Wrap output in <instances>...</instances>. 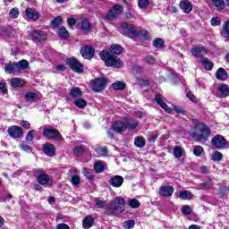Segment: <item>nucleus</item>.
<instances>
[{
  "instance_id": "obj_5",
  "label": "nucleus",
  "mask_w": 229,
  "mask_h": 229,
  "mask_svg": "<svg viewBox=\"0 0 229 229\" xmlns=\"http://www.w3.org/2000/svg\"><path fill=\"white\" fill-rule=\"evenodd\" d=\"M120 33L124 35V37H129V38H148V35L142 34L135 27L130 26L128 23H123L120 27Z\"/></svg>"
},
{
  "instance_id": "obj_3",
  "label": "nucleus",
  "mask_w": 229,
  "mask_h": 229,
  "mask_svg": "<svg viewBox=\"0 0 229 229\" xmlns=\"http://www.w3.org/2000/svg\"><path fill=\"white\" fill-rule=\"evenodd\" d=\"M139 127V123L133 121L131 118H124L123 121H118L114 123L113 130L116 133H123V131H126V130H135V128Z\"/></svg>"
},
{
  "instance_id": "obj_48",
  "label": "nucleus",
  "mask_w": 229,
  "mask_h": 229,
  "mask_svg": "<svg viewBox=\"0 0 229 229\" xmlns=\"http://www.w3.org/2000/svg\"><path fill=\"white\" fill-rule=\"evenodd\" d=\"M62 22H64V20L62 19V17H60V16L55 17L52 21V26H53V28H58V26H60V24H62Z\"/></svg>"
},
{
  "instance_id": "obj_26",
  "label": "nucleus",
  "mask_w": 229,
  "mask_h": 229,
  "mask_svg": "<svg viewBox=\"0 0 229 229\" xmlns=\"http://www.w3.org/2000/svg\"><path fill=\"white\" fill-rule=\"evenodd\" d=\"M185 155V149L182 146H175L174 148V157L175 158H182Z\"/></svg>"
},
{
  "instance_id": "obj_41",
  "label": "nucleus",
  "mask_w": 229,
  "mask_h": 229,
  "mask_svg": "<svg viewBox=\"0 0 229 229\" xmlns=\"http://www.w3.org/2000/svg\"><path fill=\"white\" fill-rule=\"evenodd\" d=\"M125 88H126V84H124V82L123 81H116L113 83L114 90H124Z\"/></svg>"
},
{
  "instance_id": "obj_52",
  "label": "nucleus",
  "mask_w": 229,
  "mask_h": 229,
  "mask_svg": "<svg viewBox=\"0 0 229 229\" xmlns=\"http://www.w3.org/2000/svg\"><path fill=\"white\" fill-rule=\"evenodd\" d=\"M71 182H72V185H80V183L81 182V178H80V175H72Z\"/></svg>"
},
{
  "instance_id": "obj_21",
  "label": "nucleus",
  "mask_w": 229,
  "mask_h": 229,
  "mask_svg": "<svg viewBox=\"0 0 229 229\" xmlns=\"http://www.w3.org/2000/svg\"><path fill=\"white\" fill-rule=\"evenodd\" d=\"M155 101L157 102V105H160L161 108H163L165 112H167V114H171V108L167 104H165V102H164V99H162V97L160 95L156 96Z\"/></svg>"
},
{
  "instance_id": "obj_49",
  "label": "nucleus",
  "mask_w": 229,
  "mask_h": 229,
  "mask_svg": "<svg viewBox=\"0 0 229 229\" xmlns=\"http://www.w3.org/2000/svg\"><path fill=\"white\" fill-rule=\"evenodd\" d=\"M204 149L203 147L198 145L193 148V154L195 157H201V153H203Z\"/></svg>"
},
{
  "instance_id": "obj_7",
  "label": "nucleus",
  "mask_w": 229,
  "mask_h": 229,
  "mask_svg": "<svg viewBox=\"0 0 229 229\" xmlns=\"http://www.w3.org/2000/svg\"><path fill=\"white\" fill-rule=\"evenodd\" d=\"M77 30H80L81 33L87 34L92 31V24L87 19H81L76 23Z\"/></svg>"
},
{
  "instance_id": "obj_58",
  "label": "nucleus",
  "mask_w": 229,
  "mask_h": 229,
  "mask_svg": "<svg viewBox=\"0 0 229 229\" xmlns=\"http://www.w3.org/2000/svg\"><path fill=\"white\" fill-rule=\"evenodd\" d=\"M21 126H22V128H25V130H30V128H31V123H30V122L26 121V120H22L20 123Z\"/></svg>"
},
{
  "instance_id": "obj_15",
  "label": "nucleus",
  "mask_w": 229,
  "mask_h": 229,
  "mask_svg": "<svg viewBox=\"0 0 229 229\" xmlns=\"http://www.w3.org/2000/svg\"><path fill=\"white\" fill-rule=\"evenodd\" d=\"M49 180H50V176L49 174H46L45 171H41L37 176L38 183H39V185H43V187H45V185H47V183H49Z\"/></svg>"
},
{
  "instance_id": "obj_4",
  "label": "nucleus",
  "mask_w": 229,
  "mask_h": 229,
  "mask_svg": "<svg viewBox=\"0 0 229 229\" xmlns=\"http://www.w3.org/2000/svg\"><path fill=\"white\" fill-rule=\"evenodd\" d=\"M191 137L194 140H197V142L208 140V137H210V129L204 123H199L195 126Z\"/></svg>"
},
{
  "instance_id": "obj_32",
  "label": "nucleus",
  "mask_w": 229,
  "mask_h": 229,
  "mask_svg": "<svg viewBox=\"0 0 229 229\" xmlns=\"http://www.w3.org/2000/svg\"><path fill=\"white\" fill-rule=\"evenodd\" d=\"M24 80L19 79V78H13L11 80V85L12 87L17 88V87H24L25 85Z\"/></svg>"
},
{
  "instance_id": "obj_39",
  "label": "nucleus",
  "mask_w": 229,
  "mask_h": 229,
  "mask_svg": "<svg viewBox=\"0 0 229 229\" xmlns=\"http://www.w3.org/2000/svg\"><path fill=\"white\" fill-rule=\"evenodd\" d=\"M37 136V131L36 130H30L28 131L25 140L27 142H32L33 139Z\"/></svg>"
},
{
  "instance_id": "obj_46",
  "label": "nucleus",
  "mask_w": 229,
  "mask_h": 229,
  "mask_svg": "<svg viewBox=\"0 0 229 229\" xmlns=\"http://www.w3.org/2000/svg\"><path fill=\"white\" fill-rule=\"evenodd\" d=\"M58 35L59 37H61V38H67V37H69V31H67V29H65V27H61L59 29Z\"/></svg>"
},
{
  "instance_id": "obj_55",
  "label": "nucleus",
  "mask_w": 229,
  "mask_h": 229,
  "mask_svg": "<svg viewBox=\"0 0 229 229\" xmlns=\"http://www.w3.org/2000/svg\"><path fill=\"white\" fill-rule=\"evenodd\" d=\"M124 226L127 229H131L135 226V220H127L124 222Z\"/></svg>"
},
{
  "instance_id": "obj_54",
  "label": "nucleus",
  "mask_w": 229,
  "mask_h": 229,
  "mask_svg": "<svg viewBox=\"0 0 229 229\" xmlns=\"http://www.w3.org/2000/svg\"><path fill=\"white\" fill-rule=\"evenodd\" d=\"M202 65L207 69V71H210L214 67V64L210 61H202Z\"/></svg>"
},
{
  "instance_id": "obj_18",
  "label": "nucleus",
  "mask_w": 229,
  "mask_h": 229,
  "mask_svg": "<svg viewBox=\"0 0 229 229\" xmlns=\"http://www.w3.org/2000/svg\"><path fill=\"white\" fill-rule=\"evenodd\" d=\"M229 95V87L226 84H222L217 88L216 96L218 98H227Z\"/></svg>"
},
{
  "instance_id": "obj_43",
  "label": "nucleus",
  "mask_w": 229,
  "mask_h": 229,
  "mask_svg": "<svg viewBox=\"0 0 229 229\" xmlns=\"http://www.w3.org/2000/svg\"><path fill=\"white\" fill-rule=\"evenodd\" d=\"M129 207H131V208H139V207H140V201L137 199H131L129 200Z\"/></svg>"
},
{
  "instance_id": "obj_60",
  "label": "nucleus",
  "mask_w": 229,
  "mask_h": 229,
  "mask_svg": "<svg viewBox=\"0 0 229 229\" xmlns=\"http://www.w3.org/2000/svg\"><path fill=\"white\" fill-rule=\"evenodd\" d=\"M186 98H188V99L191 100L192 103H196V97L194 96V94H192V92L187 91Z\"/></svg>"
},
{
  "instance_id": "obj_51",
  "label": "nucleus",
  "mask_w": 229,
  "mask_h": 229,
  "mask_svg": "<svg viewBox=\"0 0 229 229\" xmlns=\"http://www.w3.org/2000/svg\"><path fill=\"white\" fill-rule=\"evenodd\" d=\"M138 4L140 8L146 9L149 6V0H139Z\"/></svg>"
},
{
  "instance_id": "obj_42",
  "label": "nucleus",
  "mask_w": 229,
  "mask_h": 229,
  "mask_svg": "<svg viewBox=\"0 0 229 229\" xmlns=\"http://www.w3.org/2000/svg\"><path fill=\"white\" fill-rule=\"evenodd\" d=\"M82 94L83 93L80 88H72L70 91V96H72V98H80Z\"/></svg>"
},
{
  "instance_id": "obj_30",
  "label": "nucleus",
  "mask_w": 229,
  "mask_h": 229,
  "mask_svg": "<svg viewBox=\"0 0 229 229\" xmlns=\"http://www.w3.org/2000/svg\"><path fill=\"white\" fill-rule=\"evenodd\" d=\"M107 51L110 53V55H121V53H123V47H121V46L119 45H113Z\"/></svg>"
},
{
  "instance_id": "obj_36",
  "label": "nucleus",
  "mask_w": 229,
  "mask_h": 229,
  "mask_svg": "<svg viewBox=\"0 0 229 229\" xmlns=\"http://www.w3.org/2000/svg\"><path fill=\"white\" fill-rule=\"evenodd\" d=\"M181 199H192V193L189 191H182L179 193Z\"/></svg>"
},
{
  "instance_id": "obj_16",
  "label": "nucleus",
  "mask_w": 229,
  "mask_h": 229,
  "mask_svg": "<svg viewBox=\"0 0 229 229\" xmlns=\"http://www.w3.org/2000/svg\"><path fill=\"white\" fill-rule=\"evenodd\" d=\"M123 183H124V178H123L121 175H114L109 180V184L111 187L119 188L123 185Z\"/></svg>"
},
{
  "instance_id": "obj_64",
  "label": "nucleus",
  "mask_w": 229,
  "mask_h": 229,
  "mask_svg": "<svg viewBox=\"0 0 229 229\" xmlns=\"http://www.w3.org/2000/svg\"><path fill=\"white\" fill-rule=\"evenodd\" d=\"M56 229H71V227L67 224H58Z\"/></svg>"
},
{
  "instance_id": "obj_57",
  "label": "nucleus",
  "mask_w": 229,
  "mask_h": 229,
  "mask_svg": "<svg viewBox=\"0 0 229 229\" xmlns=\"http://www.w3.org/2000/svg\"><path fill=\"white\" fill-rule=\"evenodd\" d=\"M134 144H146V140L144 137L138 136L134 140Z\"/></svg>"
},
{
  "instance_id": "obj_62",
  "label": "nucleus",
  "mask_w": 229,
  "mask_h": 229,
  "mask_svg": "<svg viewBox=\"0 0 229 229\" xmlns=\"http://www.w3.org/2000/svg\"><path fill=\"white\" fill-rule=\"evenodd\" d=\"M67 24L70 26V28H72V26L78 24V22H76V19L74 18H68Z\"/></svg>"
},
{
  "instance_id": "obj_50",
  "label": "nucleus",
  "mask_w": 229,
  "mask_h": 229,
  "mask_svg": "<svg viewBox=\"0 0 229 229\" xmlns=\"http://www.w3.org/2000/svg\"><path fill=\"white\" fill-rule=\"evenodd\" d=\"M211 26H221V18L220 17H213L210 21Z\"/></svg>"
},
{
  "instance_id": "obj_47",
  "label": "nucleus",
  "mask_w": 229,
  "mask_h": 229,
  "mask_svg": "<svg viewBox=\"0 0 229 229\" xmlns=\"http://www.w3.org/2000/svg\"><path fill=\"white\" fill-rule=\"evenodd\" d=\"M9 17L11 19H17V17H19V9L17 7L11 9L9 12Z\"/></svg>"
},
{
  "instance_id": "obj_1",
  "label": "nucleus",
  "mask_w": 229,
  "mask_h": 229,
  "mask_svg": "<svg viewBox=\"0 0 229 229\" xmlns=\"http://www.w3.org/2000/svg\"><path fill=\"white\" fill-rule=\"evenodd\" d=\"M126 210V201L122 197H115L109 202V206L106 208L107 216H119Z\"/></svg>"
},
{
  "instance_id": "obj_29",
  "label": "nucleus",
  "mask_w": 229,
  "mask_h": 229,
  "mask_svg": "<svg viewBox=\"0 0 229 229\" xmlns=\"http://www.w3.org/2000/svg\"><path fill=\"white\" fill-rule=\"evenodd\" d=\"M211 144H226V139L222 135L217 134L211 140Z\"/></svg>"
},
{
  "instance_id": "obj_14",
  "label": "nucleus",
  "mask_w": 229,
  "mask_h": 229,
  "mask_svg": "<svg viewBox=\"0 0 229 229\" xmlns=\"http://www.w3.org/2000/svg\"><path fill=\"white\" fill-rule=\"evenodd\" d=\"M173 192H174V188H173V186L165 185L161 186L159 189V196H162L163 198L173 196Z\"/></svg>"
},
{
  "instance_id": "obj_59",
  "label": "nucleus",
  "mask_w": 229,
  "mask_h": 229,
  "mask_svg": "<svg viewBox=\"0 0 229 229\" xmlns=\"http://www.w3.org/2000/svg\"><path fill=\"white\" fill-rule=\"evenodd\" d=\"M0 91L3 94H8V89H6V83L4 82H0Z\"/></svg>"
},
{
  "instance_id": "obj_17",
  "label": "nucleus",
  "mask_w": 229,
  "mask_h": 229,
  "mask_svg": "<svg viewBox=\"0 0 229 229\" xmlns=\"http://www.w3.org/2000/svg\"><path fill=\"white\" fill-rule=\"evenodd\" d=\"M43 153L47 155V157H55L56 155V148L53 144H45L43 146Z\"/></svg>"
},
{
  "instance_id": "obj_53",
  "label": "nucleus",
  "mask_w": 229,
  "mask_h": 229,
  "mask_svg": "<svg viewBox=\"0 0 229 229\" xmlns=\"http://www.w3.org/2000/svg\"><path fill=\"white\" fill-rule=\"evenodd\" d=\"M182 214L183 216H191L192 214V209L187 205L182 206Z\"/></svg>"
},
{
  "instance_id": "obj_8",
  "label": "nucleus",
  "mask_w": 229,
  "mask_h": 229,
  "mask_svg": "<svg viewBox=\"0 0 229 229\" xmlns=\"http://www.w3.org/2000/svg\"><path fill=\"white\" fill-rule=\"evenodd\" d=\"M106 87V79L97 78L92 81V89L95 92H101Z\"/></svg>"
},
{
  "instance_id": "obj_37",
  "label": "nucleus",
  "mask_w": 229,
  "mask_h": 229,
  "mask_svg": "<svg viewBox=\"0 0 229 229\" xmlns=\"http://www.w3.org/2000/svg\"><path fill=\"white\" fill-rule=\"evenodd\" d=\"M211 160L213 162H221L223 160V153H221L217 150L213 152V155L211 157Z\"/></svg>"
},
{
  "instance_id": "obj_22",
  "label": "nucleus",
  "mask_w": 229,
  "mask_h": 229,
  "mask_svg": "<svg viewBox=\"0 0 229 229\" xmlns=\"http://www.w3.org/2000/svg\"><path fill=\"white\" fill-rule=\"evenodd\" d=\"M25 13L28 17V19H31L32 21H38L40 17V13H37V11L31 9V8H27L25 10Z\"/></svg>"
},
{
  "instance_id": "obj_35",
  "label": "nucleus",
  "mask_w": 229,
  "mask_h": 229,
  "mask_svg": "<svg viewBox=\"0 0 229 229\" xmlns=\"http://www.w3.org/2000/svg\"><path fill=\"white\" fill-rule=\"evenodd\" d=\"M25 99H27V101H30V103H35V101L38 99V95H37V93L35 92H28L25 95Z\"/></svg>"
},
{
  "instance_id": "obj_44",
  "label": "nucleus",
  "mask_w": 229,
  "mask_h": 229,
  "mask_svg": "<svg viewBox=\"0 0 229 229\" xmlns=\"http://www.w3.org/2000/svg\"><path fill=\"white\" fill-rule=\"evenodd\" d=\"M85 153V148L81 146L75 147L73 149V154L75 157H81Z\"/></svg>"
},
{
  "instance_id": "obj_9",
  "label": "nucleus",
  "mask_w": 229,
  "mask_h": 229,
  "mask_svg": "<svg viewBox=\"0 0 229 229\" xmlns=\"http://www.w3.org/2000/svg\"><path fill=\"white\" fill-rule=\"evenodd\" d=\"M66 64H68L69 67H71L73 72H83V65L75 58L72 57L70 59H67Z\"/></svg>"
},
{
  "instance_id": "obj_19",
  "label": "nucleus",
  "mask_w": 229,
  "mask_h": 229,
  "mask_svg": "<svg viewBox=\"0 0 229 229\" xmlns=\"http://www.w3.org/2000/svg\"><path fill=\"white\" fill-rule=\"evenodd\" d=\"M94 225H95L94 216H92L91 215H87L82 220V226L85 229L92 228Z\"/></svg>"
},
{
  "instance_id": "obj_56",
  "label": "nucleus",
  "mask_w": 229,
  "mask_h": 229,
  "mask_svg": "<svg viewBox=\"0 0 229 229\" xmlns=\"http://www.w3.org/2000/svg\"><path fill=\"white\" fill-rule=\"evenodd\" d=\"M20 148L26 153H31V147L28 146V144H21Z\"/></svg>"
},
{
  "instance_id": "obj_27",
  "label": "nucleus",
  "mask_w": 229,
  "mask_h": 229,
  "mask_svg": "<svg viewBox=\"0 0 229 229\" xmlns=\"http://www.w3.org/2000/svg\"><path fill=\"white\" fill-rule=\"evenodd\" d=\"M191 54L193 55V56H205V55H207V48L205 47L192 48Z\"/></svg>"
},
{
  "instance_id": "obj_38",
  "label": "nucleus",
  "mask_w": 229,
  "mask_h": 229,
  "mask_svg": "<svg viewBox=\"0 0 229 229\" xmlns=\"http://www.w3.org/2000/svg\"><path fill=\"white\" fill-rule=\"evenodd\" d=\"M74 105L77 106V108L83 109L85 106H87V101L83 98H77L74 100Z\"/></svg>"
},
{
  "instance_id": "obj_33",
  "label": "nucleus",
  "mask_w": 229,
  "mask_h": 229,
  "mask_svg": "<svg viewBox=\"0 0 229 229\" xmlns=\"http://www.w3.org/2000/svg\"><path fill=\"white\" fill-rule=\"evenodd\" d=\"M95 151L98 157H108V148L106 147H98Z\"/></svg>"
},
{
  "instance_id": "obj_24",
  "label": "nucleus",
  "mask_w": 229,
  "mask_h": 229,
  "mask_svg": "<svg viewBox=\"0 0 229 229\" xmlns=\"http://www.w3.org/2000/svg\"><path fill=\"white\" fill-rule=\"evenodd\" d=\"M0 37H4V38L13 37V29L6 27L0 28Z\"/></svg>"
},
{
  "instance_id": "obj_23",
  "label": "nucleus",
  "mask_w": 229,
  "mask_h": 229,
  "mask_svg": "<svg viewBox=\"0 0 229 229\" xmlns=\"http://www.w3.org/2000/svg\"><path fill=\"white\" fill-rule=\"evenodd\" d=\"M180 6L184 13H191L192 12V4L189 0L181 1Z\"/></svg>"
},
{
  "instance_id": "obj_10",
  "label": "nucleus",
  "mask_w": 229,
  "mask_h": 229,
  "mask_svg": "<svg viewBox=\"0 0 229 229\" xmlns=\"http://www.w3.org/2000/svg\"><path fill=\"white\" fill-rule=\"evenodd\" d=\"M123 5L116 4L114 5L106 14V19L108 21H114V19H116L120 13H123Z\"/></svg>"
},
{
  "instance_id": "obj_63",
  "label": "nucleus",
  "mask_w": 229,
  "mask_h": 229,
  "mask_svg": "<svg viewBox=\"0 0 229 229\" xmlns=\"http://www.w3.org/2000/svg\"><path fill=\"white\" fill-rule=\"evenodd\" d=\"M84 174H85L86 178H88V180H94V175H92L90 174V172H89L88 169L84 170Z\"/></svg>"
},
{
  "instance_id": "obj_28",
  "label": "nucleus",
  "mask_w": 229,
  "mask_h": 229,
  "mask_svg": "<svg viewBox=\"0 0 229 229\" xmlns=\"http://www.w3.org/2000/svg\"><path fill=\"white\" fill-rule=\"evenodd\" d=\"M221 35L224 37V38L229 40V20L223 24Z\"/></svg>"
},
{
  "instance_id": "obj_11",
  "label": "nucleus",
  "mask_w": 229,
  "mask_h": 229,
  "mask_svg": "<svg viewBox=\"0 0 229 229\" xmlns=\"http://www.w3.org/2000/svg\"><path fill=\"white\" fill-rule=\"evenodd\" d=\"M29 35L37 42H42V40H46V38H47V34H46V32L38 30H30Z\"/></svg>"
},
{
  "instance_id": "obj_40",
  "label": "nucleus",
  "mask_w": 229,
  "mask_h": 229,
  "mask_svg": "<svg viewBox=\"0 0 229 229\" xmlns=\"http://www.w3.org/2000/svg\"><path fill=\"white\" fill-rule=\"evenodd\" d=\"M164 39L160 38H157L156 39H154L153 41V46L154 47H156L157 49H162L164 47Z\"/></svg>"
},
{
  "instance_id": "obj_61",
  "label": "nucleus",
  "mask_w": 229,
  "mask_h": 229,
  "mask_svg": "<svg viewBox=\"0 0 229 229\" xmlns=\"http://www.w3.org/2000/svg\"><path fill=\"white\" fill-rule=\"evenodd\" d=\"M96 205L97 207H98V208H105L106 205V202L105 200H96Z\"/></svg>"
},
{
  "instance_id": "obj_6",
  "label": "nucleus",
  "mask_w": 229,
  "mask_h": 229,
  "mask_svg": "<svg viewBox=\"0 0 229 229\" xmlns=\"http://www.w3.org/2000/svg\"><path fill=\"white\" fill-rule=\"evenodd\" d=\"M43 135L50 140H57L58 142H62V140H64L62 134L56 129L45 128L43 130Z\"/></svg>"
},
{
  "instance_id": "obj_31",
  "label": "nucleus",
  "mask_w": 229,
  "mask_h": 229,
  "mask_svg": "<svg viewBox=\"0 0 229 229\" xmlns=\"http://www.w3.org/2000/svg\"><path fill=\"white\" fill-rule=\"evenodd\" d=\"M16 67L18 71H24V69H28L30 67V63L24 59L16 63Z\"/></svg>"
},
{
  "instance_id": "obj_34",
  "label": "nucleus",
  "mask_w": 229,
  "mask_h": 229,
  "mask_svg": "<svg viewBox=\"0 0 229 229\" xmlns=\"http://www.w3.org/2000/svg\"><path fill=\"white\" fill-rule=\"evenodd\" d=\"M94 171H95V173H97L98 174L103 173V171H105V165L102 164L101 161L95 162V164H94Z\"/></svg>"
},
{
  "instance_id": "obj_13",
  "label": "nucleus",
  "mask_w": 229,
  "mask_h": 229,
  "mask_svg": "<svg viewBox=\"0 0 229 229\" xmlns=\"http://www.w3.org/2000/svg\"><path fill=\"white\" fill-rule=\"evenodd\" d=\"M95 53L96 51L90 46H86L85 47H82L81 50V55L82 58H85L86 60H92V58H94Z\"/></svg>"
},
{
  "instance_id": "obj_45",
  "label": "nucleus",
  "mask_w": 229,
  "mask_h": 229,
  "mask_svg": "<svg viewBox=\"0 0 229 229\" xmlns=\"http://www.w3.org/2000/svg\"><path fill=\"white\" fill-rule=\"evenodd\" d=\"M213 4H215L218 10H225V0H213Z\"/></svg>"
},
{
  "instance_id": "obj_12",
  "label": "nucleus",
  "mask_w": 229,
  "mask_h": 229,
  "mask_svg": "<svg viewBox=\"0 0 229 229\" xmlns=\"http://www.w3.org/2000/svg\"><path fill=\"white\" fill-rule=\"evenodd\" d=\"M7 133L10 135V137H13L14 139H21L24 131H22V128H21L20 126L13 125L8 128Z\"/></svg>"
},
{
  "instance_id": "obj_20",
  "label": "nucleus",
  "mask_w": 229,
  "mask_h": 229,
  "mask_svg": "<svg viewBox=\"0 0 229 229\" xmlns=\"http://www.w3.org/2000/svg\"><path fill=\"white\" fill-rule=\"evenodd\" d=\"M4 71L6 74H15L16 72H19L16 63L13 62L5 64Z\"/></svg>"
},
{
  "instance_id": "obj_25",
  "label": "nucleus",
  "mask_w": 229,
  "mask_h": 229,
  "mask_svg": "<svg viewBox=\"0 0 229 229\" xmlns=\"http://www.w3.org/2000/svg\"><path fill=\"white\" fill-rule=\"evenodd\" d=\"M216 78L217 80H220L221 81H225V80H226V78H228V72H226V71L225 69L219 68L216 71Z\"/></svg>"
},
{
  "instance_id": "obj_2",
  "label": "nucleus",
  "mask_w": 229,
  "mask_h": 229,
  "mask_svg": "<svg viewBox=\"0 0 229 229\" xmlns=\"http://www.w3.org/2000/svg\"><path fill=\"white\" fill-rule=\"evenodd\" d=\"M100 58L103 60L106 67H114L115 69H121L124 65V63L121 61L116 55H111L108 50H103L100 53Z\"/></svg>"
}]
</instances>
